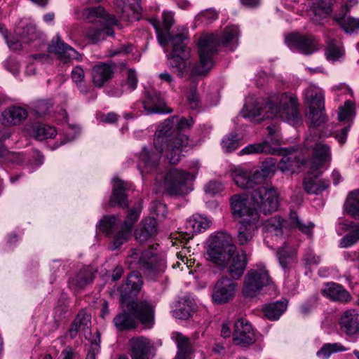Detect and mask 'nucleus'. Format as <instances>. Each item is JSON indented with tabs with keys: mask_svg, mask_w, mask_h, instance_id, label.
<instances>
[{
	"mask_svg": "<svg viewBox=\"0 0 359 359\" xmlns=\"http://www.w3.org/2000/svg\"><path fill=\"white\" fill-rule=\"evenodd\" d=\"M178 117L173 116L167 118L155 133L154 149L149 151L143 147L139 154L138 168L141 172H150L158 167L162 153L172 164L181 160L182 153L189 144L187 135L181 134L174 128Z\"/></svg>",
	"mask_w": 359,
	"mask_h": 359,
	"instance_id": "f257e3e1",
	"label": "nucleus"
},
{
	"mask_svg": "<svg viewBox=\"0 0 359 359\" xmlns=\"http://www.w3.org/2000/svg\"><path fill=\"white\" fill-rule=\"evenodd\" d=\"M143 284L142 277L136 271L127 277L126 284L120 289V303L123 308L131 311L137 323L144 330H151L155 325L156 305L148 299L134 300Z\"/></svg>",
	"mask_w": 359,
	"mask_h": 359,
	"instance_id": "f03ea898",
	"label": "nucleus"
},
{
	"mask_svg": "<svg viewBox=\"0 0 359 359\" xmlns=\"http://www.w3.org/2000/svg\"><path fill=\"white\" fill-rule=\"evenodd\" d=\"M238 28L236 26L226 27L220 37L217 34L202 35L198 41L199 64L191 69L193 75H205L213 65L212 57L217 53L219 44L227 46L237 41Z\"/></svg>",
	"mask_w": 359,
	"mask_h": 359,
	"instance_id": "7ed1b4c3",
	"label": "nucleus"
},
{
	"mask_svg": "<svg viewBox=\"0 0 359 359\" xmlns=\"http://www.w3.org/2000/svg\"><path fill=\"white\" fill-rule=\"evenodd\" d=\"M265 109L267 111L261 119L278 117L290 125L298 124L302 121L297 98L292 94L283 93L273 97L266 103Z\"/></svg>",
	"mask_w": 359,
	"mask_h": 359,
	"instance_id": "20e7f679",
	"label": "nucleus"
},
{
	"mask_svg": "<svg viewBox=\"0 0 359 359\" xmlns=\"http://www.w3.org/2000/svg\"><path fill=\"white\" fill-rule=\"evenodd\" d=\"M83 17L91 22H99L102 27H90L87 37L93 43L106 39L107 36H114L113 27L118 25L117 18L107 13L102 6L89 7L83 10Z\"/></svg>",
	"mask_w": 359,
	"mask_h": 359,
	"instance_id": "39448f33",
	"label": "nucleus"
},
{
	"mask_svg": "<svg viewBox=\"0 0 359 359\" xmlns=\"http://www.w3.org/2000/svg\"><path fill=\"white\" fill-rule=\"evenodd\" d=\"M187 30L175 34H167L168 43L170 42L172 45V50L169 56V65L176 69L177 76L181 78L184 76L191 68V62L187 58L189 52L187 47Z\"/></svg>",
	"mask_w": 359,
	"mask_h": 359,
	"instance_id": "423d86ee",
	"label": "nucleus"
},
{
	"mask_svg": "<svg viewBox=\"0 0 359 359\" xmlns=\"http://www.w3.org/2000/svg\"><path fill=\"white\" fill-rule=\"evenodd\" d=\"M236 250L231 236L226 233L218 232L210 237L207 255L208 259L219 266H224Z\"/></svg>",
	"mask_w": 359,
	"mask_h": 359,
	"instance_id": "0eeeda50",
	"label": "nucleus"
},
{
	"mask_svg": "<svg viewBox=\"0 0 359 359\" xmlns=\"http://www.w3.org/2000/svg\"><path fill=\"white\" fill-rule=\"evenodd\" d=\"M165 191L170 196L183 195L188 192L187 183L194 180V175L189 172L176 168L168 170L164 175L156 176Z\"/></svg>",
	"mask_w": 359,
	"mask_h": 359,
	"instance_id": "6e6552de",
	"label": "nucleus"
},
{
	"mask_svg": "<svg viewBox=\"0 0 359 359\" xmlns=\"http://www.w3.org/2000/svg\"><path fill=\"white\" fill-rule=\"evenodd\" d=\"M127 262L130 264H135L151 276L163 273L166 269V262L163 257L157 258L151 250H146L142 252L135 249L128 255Z\"/></svg>",
	"mask_w": 359,
	"mask_h": 359,
	"instance_id": "1a4fd4ad",
	"label": "nucleus"
},
{
	"mask_svg": "<svg viewBox=\"0 0 359 359\" xmlns=\"http://www.w3.org/2000/svg\"><path fill=\"white\" fill-rule=\"evenodd\" d=\"M250 199L253 206L264 215L271 214L278 207L276 191L267 185H257L250 192Z\"/></svg>",
	"mask_w": 359,
	"mask_h": 359,
	"instance_id": "9d476101",
	"label": "nucleus"
},
{
	"mask_svg": "<svg viewBox=\"0 0 359 359\" xmlns=\"http://www.w3.org/2000/svg\"><path fill=\"white\" fill-rule=\"evenodd\" d=\"M271 282L269 271L264 266L252 269L245 276L243 294L245 297H255Z\"/></svg>",
	"mask_w": 359,
	"mask_h": 359,
	"instance_id": "9b49d317",
	"label": "nucleus"
},
{
	"mask_svg": "<svg viewBox=\"0 0 359 359\" xmlns=\"http://www.w3.org/2000/svg\"><path fill=\"white\" fill-rule=\"evenodd\" d=\"M285 42L290 49L304 55H311L318 50L317 40L310 34L292 33L286 36Z\"/></svg>",
	"mask_w": 359,
	"mask_h": 359,
	"instance_id": "f8f14e48",
	"label": "nucleus"
},
{
	"mask_svg": "<svg viewBox=\"0 0 359 359\" xmlns=\"http://www.w3.org/2000/svg\"><path fill=\"white\" fill-rule=\"evenodd\" d=\"M129 354L132 359H154L156 348L151 341L143 336L133 337L128 341Z\"/></svg>",
	"mask_w": 359,
	"mask_h": 359,
	"instance_id": "ddd939ff",
	"label": "nucleus"
},
{
	"mask_svg": "<svg viewBox=\"0 0 359 359\" xmlns=\"http://www.w3.org/2000/svg\"><path fill=\"white\" fill-rule=\"evenodd\" d=\"M306 149H312L311 168L318 170L324 164L331 161L330 148L328 145L318 142L314 137H308L304 143Z\"/></svg>",
	"mask_w": 359,
	"mask_h": 359,
	"instance_id": "4468645a",
	"label": "nucleus"
},
{
	"mask_svg": "<svg viewBox=\"0 0 359 359\" xmlns=\"http://www.w3.org/2000/svg\"><path fill=\"white\" fill-rule=\"evenodd\" d=\"M237 283L226 276L221 277L215 284L212 299L215 303L222 304L229 302L235 297Z\"/></svg>",
	"mask_w": 359,
	"mask_h": 359,
	"instance_id": "2eb2a0df",
	"label": "nucleus"
},
{
	"mask_svg": "<svg viewBox=\"0 0 359 359\" xmlns=\"http://www.w3.org/2000/svg\"><path fill=\"white\" fill-rule=\"evenodd\" d=\"M233 339L236 344L248 346L256 341L251 325L243 318L238 319L234 324Z\"/></svg>",
	"mask_w": 359,
	"mask_h": 359,
	"instance_id": "dca6fc26",
	"label": "nucleus"
},
{
	"mask_svg": "<svg viewBox=\"0 0 359 359\" xmlns=\"http://www.w3.org/2000/svg\"><path fill=\"white\" fill-rule=\"evenodd\" d=\"M142 105L147 114L171 113L172 111L166 106L161 93L154 90L146 93Z\"/></svg>",
	"mask_w": 359,
	"mask_h": 359,
	"instance_id": "f3484780",
	"label": "nucleus"
},
{
	"mask_svg": "<svg viewBox=\"0 0 359 359\" xmlns=\"http://www.w3.org/2000/svg\"><path fill=\"white\" fill-rule=\"evenodd\" d=\"M48 50L58 55L65 62L70 60H79L81 58L80 54L72 46L65 43L59 34L53 39L51 43L48 46Z\"/></svg>",
	"mask_w": 359,
	"mask_h": 359,
	"instance_id": "a211bd4d",
	"label": "nucleus"
},
{
	"mask_svg": "<svg viewBox=\"0 0 359 359\" xmlns=\"http://www.w3.org/2000/svg\"><path fill=\"white\" fill-rule=\"evenodd\" d=\"M140 210L138 209H132L123 224L121 226L118 234L115 236L113 241V249L120 248L126 243L131 234V231L134 224L138 220Z\"/></svg>",
	"mask_w": 359,
	"mask_h": 359,
	"instance_id": "6ab92c4d",
	"label": "nucleus"
},
{
	"mask_svg": "<svg viewBox=\"0 0 359 359\" xmlns=\"http://www.w3.org/2000/svg\"><path fill=\"white\" fill-rule=\"evenodd\" d=\"M95 271L89 266L82 267L74 276L69 278L68 286L75 292H81L91 284L95 278Z\"/></svg>",
	"mask_w": 359,
	"mask_h": 359,
	"instance_id": "aec40b11",
	"label": "nucleus"
},
{
	"mask_svg": "<svg viewBox=\"0 0 359 359\" xmlns=\"http://www.w3.org/2000/svg\"><path fill=\"white\" fill-rule=\"evenodd\" d=\"M259 217L254 214L252 219H243L238 229L237 242L243 245L249 243L258 229Z\"/></svg>",
	"mask_w": 359,
	"mask_h": 359,
	"instance_id": "412c9836",
	"label": "nucleus"
},
{
	"mask_svg": "<svg viewBox=\"0 0 359 359\" xmlns=\"http://www.w3.org/2000/svg\"><path fill=\"white\" fill-rule=\"evenodd\" d=\"M341 330L349 337L359 336V313L355 309L346 311L339 320Z\"/></svg>",
	"mask_w": 359,
	"mask_h": 359,
	"instance_id": "4be33fe9",
	"label": "nucleus"
},
{
	"mask_svg": "<svg viewBox=\"0 0 359 359\" xmlns=\"http://www.w3.org/2000/svg\"><path fill=\"white\" fill-rule=\"evenodd\" d=\"M231 207L234 216L243 219H252V215H259L256 208L250 207L247 198L242 195L236 194L231 197Z\"/></svg>",
	"mask_w": 359,
	"mask_h": 359,
	"instance_id": "5701e85b",
	"label": "nucleus"
},
{
	"mask_svg": "<svg viewBox=\"0 0 359 359\" xmlns=\"http://www.w3.org/2000/svg\"><path fill=\"white\" fill-rule=\"evenodd\" d=\"M231 177L235 184L240 188L252 190L257 185L261 184L255 179V172H251L241 168H236L231 172Z\"/></svg>",
	"mask_w": 359,
	"mask_h": 359,
	"instance_id": "b1692460",
	"label": "nucleus"
},
{
	"mask_svg": "<svg viewBox=\"0 0 359 359\" xmlns=\"http://www.w3.org/2000/svg\"><path fill=\"white\" fill-rule=\"evenodd\" d=\"M158 232L157 221L154 217L145 218L135 230V236L137 241L143 243L154 238Z\"/></svg>",
	"mask_w": 359,
	"mask_h": 359,
	"instance_id": "393cba45",
	"label": "nucleus"
},
{
	"mask_svg": "<svg viewBox=\"0 0 359 359\" xmlns=\"http://www.w3.org/2000/svg\"><path fill=\"white\" fill-rule=\"evenodd\" d=\"M225 265H227V272L231 278L238 279L243 275L247 265L245 254H239L234 250L231 258L224 266Z\"/></svg>",
	"mask_w": 359,
	"mask_h": 359,
	"instance_id": "a878e982",
	"label": "nucleus"
},
{
	"mask_svg": "<svg viewBox=\"0 0 359 359\" xmlns=\"http://www.w3.org/2000/svg\"><path fill=\"white\" fill-rule=\"evenodd\" d=\"M211 221L201 215H194L188 219L185 224V233L191 238L194 234L207 230L211 225Z\"/></svg>",
	"mask_w": 359,
	"mask_h": 359,
	"instance_id": "bb28decb",
	"label": "nucleus"
},
{
	"mask_svg": "<svg viewBox=\"0 0 359 359\" xmlns=\"http://www.w3.org/2000/svg\"><path fill=\"white\" fill-rule=\"evenodd\" d=\"M114 75V68L107 63L100 62L92 69L93 82L96 87L101 88Z\"/></svg>",
	"mask_w": 359,
	"mask_h": 359,
	"instance_id": "cd10ccee",
	"label": "nucleus"
},
{
	"mask_svg": "<svg viewBox=\"0 0 359 359\" xmlns=\"http://www.w3.org/2000/svg\"><path fill=\"white\" fill-rule=\"evenodd\" d=\"M127 183L119 180H114L112 194L109 201V205L113 207L116 205L123 208H128V203L126 195Z\"/></svg>",
	"mask_w": 359,
	"mask_h": 359,
	"instance_id": "c85d7f7f",
	"label": "nucleus"
},
{
	"mask_svg": "<svg viewBox=\"0 0 359 359\" xmlns=\"http://www.w3.org/2000/svg\"><path fill=\"white\" fill-rule=\"evenodd\" d=\"M323 296L335 302H347L351 299L349 292L341 285L335 283H328L321 291Z\"/></svg>",
	"mask_w": 359,
	"mask_h": 359,
	"instance_id": "c756f323",
	"label": "nucleus"
},
{
	"mask_svg": "<svg viewBox=\"0 0 359 359\" xmlns=\"http://www.w3.org/2000/svg\"><path fill=\"white\" fill-rule=\"evenodd\" d=\"M27 117V111L20 107H12L4 110L1 114V123L6 126L20 124Z\"/></svg>",
	"mask_w": 359,
	"mask_h": 359,
	"instance_id": "7c9ffc66",
	"label": "nucleus"
},
{
	"mask_svg": "<svg viewBox=\"0 0 359 359\" xmlns=\"http://www.w3.org/2000/svg\"><path fill=\"white\" fill-rule=\"evenodd\" d=\"M113 323L118 331L131 330L137 327V322L133 313L128 311L126 308H123V310L114 318Z\"/></svg>",
	"mask_w": 359,
	"mask_h": 359,
	"instance_id": "2f4dec72",
	"label": "nucleus"
},
{
	"mask_svg": "<svg viewBox=\"0 0 359 359\" xmlns=\"http://www.w3.org/2000/svg\"><path fill=\"white\" fill-rule=\"evenodd\" d=\"M304 100L309 109H325V97L321 89L310 86L304 93Z\"/></svg>",
	"mask_w": 359,
	"mask_h": 359,
	"instance_id": "473e14b6",
	"label": "nucleus"
},
{
	"mask_svg": "<svg viewBox=\"0 0 359 359\" xmlns=\"http://www.w3.org/2000/svg\"><path fill=\"white\" fill-rule=\"evenodd\" d=\"M332 12L330 1H313L311 8L309 11V15L311 20L318 24L321 20L327 18Z\"/></svg>",
	"mask_w": 359,
	"mask_h": 359,
	"instance_id": "72a5a7b5",
	"label": "nucleus"
},
{
	"mask_svg": "<svg viewBox=\"0 0 359 359\" xmlns=\"http://www.w3.org/2000/svg\"><path fill=\"white\" fill-rule=\"evenodd\" d=\"M330 186V182L327 180H318L307 175L304 178L303 187L305 191L309 194H320L326 190Z\"/></svg>",
	"mask_w": 359,
	"mask_h": 359,
	"instance_id": "f704fd0d",
	"label": "nucleus"
},
{
	"mask_svg": "<svg viewBox=\"0 0 359 359\" xmlns=\"http://www.w3.org/2000/svg\"><path fill=\"white\" fill-rule=\"evenodd\" d=\"M287 307V301L285 299L266 304L263 306L264 315L270 320H277L286 311Z\"/></svg>",
	"mask_w": 359,
	"mask_h": 359,
	"instance_id": "c9c22d12",
	"label": "nucleus"
},
{
	"mask_svg": "<svg viewBox=\"0 0 359 359\" xmlns=\"http://www.w3.org/2000/svg\"><path fill=\"white\" fill-rule=\"evenodd\" d=\"M171 339L175 342L177 347V355H182L190 357L194 351L192 342L190 339L179 332L171 334Z\"/></svg>",
	"mask_w": 359,
	"mask_h": 359,
	"instance_id": "e433bc0d",
	"label": "nucleus"
},
{
	"mask_svg": "<svg viewBox=\"0 0 359 359\" xmlns=\"http://www.w3.org/2000/svg\"><path fill=\"white\" fill-rule=\"evenodd\" d=\"M264 228L268 233L281 236L287 231V222L280 216L276 215L266 221Z\"/></svg>",
	"mask_w": 359,
	"mask_h": 359,
	"instance_id": "4c0bfd02",
	"label": "nucleus"
},
{
	"mask_svg": "<svg viewBox=\"0 0 359 359\" xmlns=\"http://www.w3.org/2000/svg\"><path fill=\"white\" fill-rule=\"evenodd\" d=\"M90 325V319L84 311H79L70 325L69 333L71 338L74 339L80 331L86 332Z\"/></svg>",
	"mask_w": 359,
	"mask_h": 359,
	"instance_id": "58836bf2",
	"label": "nucleus"
},
{
	"mask_svg": "<svg viewBox=\"0 0 359 359\" xmlns=\"http://www.w3.org/2000/svg\"><path fill=\"white\" fill-rule=\"evenodd\" d=\"M119 221L114 215L104 216L98 223V230L107 236L114 237L118 234Z\"/></svg>",
	"mask_w": 359,
	"mask_h": 359,
	"instance_id": "ea45409f",
	"label": "nucleus"
},
{
	"mask_svg": "<svg viewBox=\"0 0 359 359\" xmlns=\"http://www.w3.org/2000/svg\"><path fill=\"white\" fill-rule=\"evenodd\" d=\"M276 152V149L272 147L268 141L265 140L260 143L247 145L240 151L239 155L243 156L258 154H273Z\"/></svg>",
	"mask_w": 359,
	"mask_h": 359,
	"instance_id": "a19ab883",
	"label": "nucleus"
},
{
	"mask_svg": "<svg viewBox=\"0 0 359 359\" xmlns=\"http://www.w3.org/2000/svg\"><path fill=\"white\" fill-rule=\"evenodd\" d=\"M15 32L24 43H29L35 41L39 37V33L36 31L35 25L32 24L20 22L16 27Z\"/></svg>",
	"mask_w": 359,
	"mask_h": 359,
	"instance_id": "79ce46f5",
	"label": "nucleus"
},
{
	"mask_svg": "<svg viewBox=\"0 0 359 359\" xmlns=\"http://www.w3.org/2000/svg\"><path fill=\"white\" fill-rule=\"evenodd\" d=\"M263 110L259 102L252 97L246 100L241 111V116L245 118L255 119L262 115Z\"/></svg>",
	"mask_w": 359,
	"mask_h": 359,
	"instance_id": "37998d69",
	"label": "nucleus"
},
{
	"mask_svg": "<svg viewBox=\"0 0 359 359\" xmlns=\"http://www.w3.org/2000/svg\"><path fill=\"white\" fill-rule=\"evenodd\" d=\"M277 160L273 157L266 158L262 161L260 170H257L255 172V179L259 180L262 184L271 175L273 174L276 170Z\"/></svg>",
	"mask_w": 359,
	"mask_h": 359,
	"instance_id": "c03bdc74",
	"label": "nucleus"
},
{
	"mask_svg": "<svg viewBox=\"0 0 359 359\" xmlns=\"http://www.w3.org/2000/svg\"><path fill=\"white\" fill-rule=\"evenodd\" d=\"M32 134L38 140L53 138L57 134L56 129L50 126L36 123L32 127Z\"/></svg>",
	"mask_w": 359,
	"mask_h": 359,
	"instance_id": "a18cd8bd",
	"label": "nucleus"
},
{
	"mask_svg": "<svg viewBox=\"0 0 359 359\" xmlns=\"http://www.w3.org/2000/svg\"><path fill=\"white\" fill-rule=\"evenodd\" d=\"M196 311L194 303L189 300L185 299L178 303L176 309L172 311L175 318L181 320H187L190 318Z\"/></svg>",
	"mask_w": 359,
	"mask_h": 359,
	"instance_id": "49530a36",
	"label": "nucleus"
},
{
	"mask_svg": "<svg viewBox=\"0 0 359 359\" xmlns=\"http://www.w3.org/2000/svg\"><path fill=\"white\" fill-rule=\"evenodd\" d=\"M296 255L295 250L287 243L279 248L277 251V257L280 266L283 268H287L292 263Z\"/></svg>",
	"mask_w": 359,
	"mask_h": 359,
	"instance_id": "de8ad7c7",
	"label": "nucleus"
},
{
	"mask_svg": "<svg viewBox=\"0 0 359 359\" xmlns=\"http://www.w3.org/2000/svg\"><path fill=\"white\" fill-rule=\"evenodd\" d=\"M344 208L349 215L359 219V190L349 193L344 204Z\"/></svg>",
	"mask_w": 359,
	"mask_h": 359,
	"instance_id": "09e8293b",
	"label": "nucleus"
},
{
	"mask_svg": "<svg viewBox=\"0 0 359 359\" xmlns=\"http://www.w3.org/2000/svg\"><path fill=\"white\" fill-rule=\"evenodd\" d=\"M348 348L344 347L340 343H327L325 344L317 352V355L321 359H327L334 353L343 352L347 351Z\"/></svg>",
	"mask_w": 359,
	"mask_h": 359,
	"instance_id": "8fccbe9b",
	"label": "nucleus"
},
{
	"mask_svg": "<svg viewBox=\"0 0 359 359\" xmlns=\"http://www.w3.org/2000/svg\"><path fill=\"white\" fill-rule=\"evenodd\" d=\"M325 109H309L306 117L309 121L310 128H316L325 123L327 117L324 113Z\"/></svg>",
	"mask_w": 359,
	"mask_h": 359,
	"instance_id": "3c124183",
	"label": "nucleus"
},
{
	"mask_svg": "<svg viewBox=\"0 0 359 359\" xmlns=\"http://www.w3.org/2000/svg\"><path fill=\"white\" fill-rule=\"evenodd\" d=\"M290 225L292 227L297 228L302 233L311 236L312 230L314 224L309 222L307 224H304L298 217L296 212H291L290 214Z\"/></svg>",
	"mask_w": 359,
	"mask_h": 359,
	"instance_id": "603ef678",
	"label": "nucleus"
},
{
	"mask_svg": "<svg viewBox=\"0 0 359 359\" xmlns=\"http://www.w3.org/2000/svg\"><path fill=\"white\" fill-rule=\"evenodd\" d=\"M240 138L236 133H231L222 141V149L226 152H231L239 147Z\"/></svg>",
	"mask_w": 359,
	"mask_h": 359,
	"instance_id": "864d4df0",
	"label": "nucleus"
},
{
	"mask_svg": "<svg viewBox=\"0 0 359 359\" xmlns=\"http://www.w3.org/2000/svg\"><path fill=\"white\" fill-rule=\"evenodd\" d=\"M355 111L353 103L350 100H347L345 102L344 105L339 109L338 119L340 121L350 120L355 116Z\"/></svg>",
	"mask_w": 359,
	"mask_h": 359,
	"instance_id": "5fc2aeb1",
	"label": "nucleus"
},
{
	"mask_svg": "<svg viewBox=\"0 0 359 359\" xmlns=\"http://www.w3.org/2000/svg\"><path fill=\"white\" fill-rule=\"evenodd\" d=\"M336 20L340 22L341 27L346 33H353L354 31L359 29V18L352 17L337 18Z\"/></svg>",
	"mask_w": 359,
	"mask_h": 359,
	"instance_id": "6e6d98bb",
	"label": "nucleus"
},
{
	"mask_svg": "<svg viewBox=\"0 0 359 359\" xmlns=\"http://www.w3.org/2000/svg\"><path fill=\"white\" fill-rule=\"evenodd\" d=\"M68 308L65 305H58L54 309L53 312V328L57 330L59 328L62 323L67 319V313Z\"/></svg>",
	"mask_w": 359,
	"mask_h": 359,
	"instance_id": "4d7b16f0",
	"label": "nucleus"
},
{
	"mask_svg": "<svg viewBox=\"0 0 359 359\" xmlns=\"http://www.w3.org/2000/svg\"><path fill=\"white\" fill-rule=\"evenodd\" d=\"M325 54L327 58L332 61L337 60L341 56V50L340 47L337 45L335 39L328 40Z\"/></svg>",
	"mask_w": 359,
	"mask_h": 359,
	"instance_id": "13d9d810",
	"label": "nucleus"
},
{
	"mask_svg": "<svg viewBox=\"0 0 359 359\" xmlns=\"http://www.w3.org/2000/svg\"><path fill=\"white\" fill-rule=\"evenodd\" d=\"M53 104L50 101L38 100L34 104V111L39 116L41 117L49 112Z\"/></svg>",
	"mask_w": 359,
	"mask_h": 359,
	"instance_id": "bf43d9fd",
	"label": "nucleus"
},
{
	"mask_svg": "<svg viewBox=\"0 0 359 359\" xmlns=\"http://www.w3.org/2000/svg\"><path fill=\"white\" fill-rule=\"evenodd\" d=\"M148 21L155 29L157 35V39L161 46H165L168 45L167 35L161 29L158 21L156 18H149Z\"/></svg>",
	"mask_w": 359,
	"mask_h": 359,
	"instance_id": "052dcab7",
	"label": "nucleus"
},
{
	"mask_svg": "<svg viewBox=\"0 0 359 359\" xmlns=\"http://www.w3.org/2000/svg\"><path fill=\"white\" fill-rule=\"evenodd\" d=\"M23 161L24 157L20 153L12 152L7 150L1 162L19 164Z\"/></svg>",
	"mask_w": 359,
	"mask_h": 359,
	"instance_id": "680f3d73",
	"label": "nucleus"
},
{
	"mask_svg": "<svg viewBox=\"0 0 359 359\" xmlns=\"http://www.w3.org/2000/svg\"><path fill=\"white\" fill-rule=\"evenodd\" d=\"M138 79L134 70L129 69L128 71L127 79L124 81L125 86H127L128 89L130 91L134 90L137 88Z\"/></svg>",
	"mask_w": 359,
	"mask_h": 359,
	"instance_id": "e2e57ef3",
	"label": "nucleus"
},
{
	"mask_svg": "<svg viewBox=\"0 0 359 359\" xmlns=\"http://www.w3.org/2000/svg\"><path fill=\"white\" fill-rule=\"evenodd\" d=\"M174 17L172 12H163V25L164 31H163L166 35L170 34V29L173 25Z\"/></svg>",
	"mask_w": 359,
	"mask_h": 359,
	"instance_id": "0e129e2a",
	"label": "nucleus"
},
{
	"mask_svg": "<svg viewBox=\"0 0 359 359\" xmlns=\"http://www.w3.org/2000/svg\"><path fill=\"white\" fill-rule=\"evenodd\" d=\"M223 189V186L220 182L212 181L205 185V191L207 194L215 195L219 193Z\"/></svg>",
	"mask_w": 359,
	"mask_h": 359,
	"instance_id": "69168bd1",
	"label": "nucleus"
},
{
	"mask_svg": "<svg viewBox=\"0 0 359 359\" xmlns=\"http://www.w3.org/2000/svg\"><path fill=\"white\" fill-rule=\"evenodd\" d=\"M358 241V237L355 236L352 232H350L341 239L340 245L342 248H347L355 244Z\"/></svg>",
	"mask_w": 359,
	"mask_h": 359,
	"instance_id": "338daca9",
	"label": "nucleus"
},
{
	"mask_svg": "<svg viewBox=\"0 0 359 359\" xmlns=\"http://www.w3.org/2000/svg\"><path fill=\"white\" fill-rule=\"evenodd\" d=\"M72 79L76 83H82L84 79V71L80 67H76L72 72Z\"/></svg>",
	"mask_w": 359,
	"mask_h": 359,
	"instance_id": "774afa93",
	"label": "nucleus"
}]
</instances>
